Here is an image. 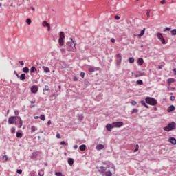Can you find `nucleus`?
<instances>
[{
	"instance_id": "nucleus-11",
	"label": "nucleus",
	"mask_w": 176,
	"mask_h": 176,
	"mask_svg": "<svg viewBox=\"0 0 176 176\" xmlns=\"http://www.w3.org/2000/svg\"><path fill=\"white\" fill-rule=\"evenodd\" d=\"M168 142H170L173 145H176V139L175 138H169Z\"/></svg>"
},
{
	"instance_id": "nucleus-22",
	"label": "nucleus",
	"mask_w": 176,
	"mask_h": 176,
	"mask_svg": "<svg viewBox=\"0 0 176 176\" xmlns=\"http://www.w3.org/2000/svg\"><path fill=\"white\" fill-rule=\"evenodd\" d=\"M38 175L39 176H44L45 175V170L43 169H41L38 171Z\"/></svg>"
},
{
	"instance_id": "nucleus-5",
	"label": "nucleus",
	"mask_w": 176,
	"mask_h": 176,
	"mask_svg": "<svg viewBox=\"0 0 176 176\" xmlns=\"http://www.w3.org/2000/svg\"><path fill=\"white\" fill-rule=\"evenodd\" d=\"M145 101L146 104H148V105H151L152 107H155V105H157V100L155 99V98L146 97L145 98Z\"/></svg>"
},
{
	"instance_id": "nucleus-6",
	"label": "nucleus",
	"mask_w": 176,
	"mask_h": 176,
	"mask_svg": "<svg viewBox=\"0 0 176 176\" xmlns=\"http://www.w3.org/2000/svg\"><path fill=\"white\" fill-rule=\"evenodd\" d=\"M64 39H65V34H64V32H60L59 33V39H58V43L60 46H64Z\"/></svg>"
},
{
	"instance_id": "nucleus-59",
	"label": "nucleus",
	"mask_w": 176,
	"mask_h": 176,
	"mask_svg": "<svg viewBox=\"0 0 176 176\" xmlns=\"http://www.w3.org/2000/svg\"><path fill=\"white\" fill-rule=\"evenodd\" d=\"M165 3H166V0H162L161 1L162 5H164Z\"/></svg>"
},
{
	"instance_id": "nucleus-43",
	"label": "nucleus",
	"mask_w": 176,
	"mask_h": 176,
	"mask_svg": "<svg viewBox=\"0 0 176 176\" xmlns=\"http://www.w3.org/2000/svg\"><path fill=\"white\" fill-rule=\"evenodd\" d=\"M131 105H137V102H135V100H133L131 102Z\"/></svg>"
},
{
	"instance_id": "nucleus-64",
	"label": "nucleus",
	"mask_w": 176,
	"mask_h": 176,
	"mask_svg": "<svg viewBox=\"0 0 176 176\" xmlns=\"http://www.w3.org/2000/svg\"><path fill=\"white\" fill-rule=\"evenodd\" d=\"M31 104H35V100L31 101Z\"/></svg>"
},
{
	"instance_id": "nucleus-8",
	"label": "nucleus",
	"mask_w": 176,
	"mask_h": 176,
	"mask_svg": "<svg viewBox=\"0 0 176 176\" xmlns=\"http://www.w3.org/2000/svg\"><path fill=\"white\" fill-rule=\"evenodd\" d=\"M157 37L158 38V39H160L163 45H166V40L164 39V38H163V34H162V33H158L157 34Z\"/></svg>"
},
{
	"instance_id": "nucleus-23",
	"label": "nucleus",
	"mask_w": 176,
	"mask_h": 176,
	"mask_svg": "<svg viewBox=\"0 0 176 176\" xmlns=\"http://www.w3.org/2000/svg\"><path fill=\"white\" fill-rule=\"evenodd\" d=\"M23 72L25 74H28L30 72V69L27 67L23 68Z\"/></svg>"
},
{
	"instance_id": "nucleus-44",
	"label": "nucleus",
	"mask_w": 176,
	"mask_h": 176,
	"mask_svg": "<svg viewBox=\"0 0 176 176\" xmlns=\"http://www.w3.org/2000/svg\"><path fill=\"white\" fill-rule=\"evenodd\" d=\"M138 74H139L140 76H144V73L142 72H138Z\"/></svg>"
},
{
	"instance_id": "nucleus-31",
	"label": "nucleus",
	"mask_w": 176,
	"mask_h": 176,
	"mask_svg": "<svg viewBox=\"0 0 176 176\" xmlns=\"http://www.w3.org/2000/svg\"><path fill=\"white\" fill-rule=\"evenodd\" d=\"M131 113H138V109H133L132 111H131Z\"/></svg>"
},
{
	"instance_id": "nucleus-53",
	"label": "nucleus",
	"mask_w": 176,
	"mask_h": 176,
	"mask_svg": "<svg viewBox=\"0 0 176 176\" xmlns=\"http://www.w3.org/2000/svg\"><path fill=\"white\" fill-rule=\"evenodd\" d=\"M14 115H15L16 116H19V111H14Z\"/></svg>"
},
{
	"instance_id": "nucleus-41",
	"label": "nucleus",
	"mask_w": 176,
	"mask_h": 176,
	"mask_svg": "<svg viewBox=\"0 0 176 176\" xmlns=\"http://www.w3.org/2000/svg\"><path fill=\"white\" fill-rule=\"evenodd\" d=\"M170 101H175V96H170Z\"/></svg>"
},
{
	"instance_id": "nucleus-60",
	"label": "nucleus",
	"mask_w": 176,
	"mask_h": 176,
	"mask_svg": "<svg viewBox=\"0 0 176 176\" xmlns=\"http://www.w3.org/2000/svg\"><path fill=\"white\" fill-rule=\"evenodd\" d=\"M60 52H61L62 53L64 52H65V49L61 48V49H60Z\"/></svg>"
},
{
	"instance_id": "nucleus-29",
	"label": "nucleus",
	"mask_w": 176,
	"mask_h": 176,
	"mask_svg": "<svg viewBox=\"0 0 176 176\" xmlns=\"http://www.w3.org/2000/svg\"><path fill=\"white\" fill-rule=\"evenodd\" d=\"M79 148H80V150L83 151H85L86 149V145L82 144V145L80 146Z\"/></svg>"
},
{
	"instance_id": "nucleus-46",
	"label": "nucleus",
	"mask_w": 176,
	"mask_h": 176,
	"mask_svg": "<svg viewBox=\"0 0 176 176\" xmlns=\"http://www.w3.org/2000/svg\"><path fill=\"white\" fill-rule=\"evenodd\" d=\"M140 146H138V144L136 145V148L133 151L134 152H137L139 149Z\"/></svg>"
},
{
	"instance_id": "nucleus-57",
	"label": "nucleus",
	"mask_w": 176,
	"mask_h": 176,
	"mask_svg": "<svg viewBox=\"0 0 176 176\" xmlns=\"http://www.w3.org/2000/svg\"><path fill=\"white\" fill-rule=\"evenodd\" d=\"M60 145H65V141L60 142Z\"/></svg>"
},
{
	"instance_id": "nucleus-39",
	"label": "nucleus",
	"mask_w": 176,
	"mask_h": 176,
	"mask_svg": "<svg viewBox=\"0 0 176 176\" xmlns=\"http://www.w3.org/2000/svg\"><path fill=\"white\" fill-rule=\"evenodd\" d=\"M26 23H27V24H28V25H30L31 24V23H32L31 19H28L26 20Z\"/></svg>"
},
{
	"instance_id": "nucleus-24",
	"label": "nucleus",
	"mask_w": 176,
	"mask_h": 176,
	"mask_svg": "<svg viewBox=\"0 0 176 176\" xmlns=\"http://www.w3.org/2000/svg\"><path fill=\"white\" fill-rule=\"evenodd\" d=\"M144 34H145V29L141 30L140 34H138V38H141V36H142Z\"/></svg>"
},
{
	"instance_id": "nucleus-36",
	"label": "nucleus",
	"mask_w": 176,
	"mask_h": 176,
	"mask_svg": "<svg viewBox=\"0 0 176 176\" xmlns=\"http://www.w3.org/2000/svg\"><path fill=\"white\" fill-rule=\"evenodd\" d=\"M117 57H118V58H119L120 63H122V54H118L117 55Z\"/></svg>"
},
{
	"instance_id": "nucleus-7",
	"label": "nucleus",
	"mask_w": 176,
	"mask_h": 176,
	"mask_svg": "<svg viewBox=\"0 0 176 176\" xmlns=\"http://www.w3.org/2000/svg\"><path fill=\"white\" fill-rule=\"evenodd\" d=\"M112 124H113V129H115V128H120V127H122L124 123H123V122L120 121V122H113Z\"/></svg>"
},
{
	"instance_id": "nucleus-18",
	"label": "nucleus",
	"mask_w": 176,
	"mask_h": 176,
	"mask_svg": "<svg viewBox=\"0 0 176 176\" xmlns=\"http://www.w3.org/2000/svg\"><path fill=\"white\" fill-rule=\"evenodd\" d=\"M36 130H38V128H36L35 126H32L31 127V133L32 134V133H35Z\"/></svg>"
},
{
	"instance_id": "nucleus-48",
	"label": "nucleus",
	"mask_w": 176,
	"mask_h": 176,
	"mask_svg": "<svg viewBox=\"0 0 176 176\" xmlns=\"http://www.w3.org/2000/svg\"><path fill=\"white\" fill-rule=\"evenodd\" d=\"M80 76H81V78H85V72H81Z\"/></svg>"
},
{
	"instance_id": "nucleus-34",
	"label": "nucleus",
	"mask_w": 176,
	"mask_h": 176,
	"mask_svg": "<svg viewBox=\"0 0 176 176\" xmlns=\"http://www.w3.org/2000/svg\"><path fill=\"white\" fill-rule=\"evenodd\" d=\"M137 85H143L144 82L142 80H138L136 81Z\"/></svg>"
},
{
	"instance_id": "nucleus-10",
	"label": "nucleus",
	"mask_w": 176,
	"mask_h": 176,
	"mask_svg": "<svg viewBox=\"0 0 176 176\" xmlns=\"http://www.w3.org/2000/svg\"><path fill=\"white\" fill-rule=\"evenodd\" d=\"M30 90H31L32 93H34V94L38 93V86L34 85V86L31 87Z\"/></svg>"
},
{
	"instance_id": "nucleus-12",
	"label": "nucleus",
	"mask_w": 176,
	"mask_h": 176,
	"mask_svg": "<svg viewBox=\"0 0 176 176\" xmlns=\"http://www.w3.org/2000/svg\"><path fill=\"white\" fill-rule=\"evenodd\" d=\"M106 129L107 131H112V129H113V125L112 124H107L106 125Z\"/></svg>"
},
{
	"instance_id": "nucleus-61",
	"label": "nucleus",
	"mask_w": 176,
	"mask_h": 176,
	"mask_svg": "<svg viewBox=\"0 0 176 176\" xmlns=\"http://www.w3.org/2000/svg\"><path fill=\"white\" fill-rule=\"evenodd\" d=\"M31 158H32V159H35V158H36V155H32V156H31Z\"/></svg>"
},
{
	"instance_id": "nucleus-19",
	"label": "nucleus",
	"mask_w": 176,
	"mask_h": 176,
	"mask_svg": "<svg viewBox=\"0 0 176 176\" xmlns=\"http://www.w3.org/2000/svg\"><path fill=\"white\" fill-rule=\"evenodd\" d=\"M141 104H142V105H143V107H145V108H149L148 104H146V100H142Z\"/></svg>"
},
{
	"instance_id": "nucleus-16",
	"label": "nucleus",
	"mask_w": 176,
	"mask_h": 176,
	"mask_svg": "<svg viewBox=\"0 0 176 176\" xmlns=\"http://www.w3.org/2000/svg\"><path fill=\"white\" fill-rule=\"evenodd\" d=\"M104 147L105 146L103 144H98L96 146V149H97V151H101V150L104 149Z\"/></svg>"
},
{
	"instance_id": "nucleus-52",
	"label": "nucleus",
	"mask_w": 176,
	"mask_h": 176,
	"mask_svg": "<svg viewBox=\"0 0 176 176\" xmlns=\"http://www.w3.org/2000/svg\"><path fill=\"white\" fill-rule=\"evenodd\" d=\"M19 64L22 65V67L24 66V62L23 60H20Z\"/></svg>"
},
{
	"instance_id": "nucleus-38",
	"label": "nucleus",
	"mask_w": 176,
	"mask_h": 176,
	"mask_svg": "<svg viewBox=\"0 0 176 176\" xmlns=\"http://www.w3.org/2000/svg\"><path fill=\"white\" fill-rule=\"evenodd\" d=\"M55 175H56V176H63V173L61 172H56Z\"/></svg>"
},
{
	"instance_id": "nucleus-58",
	"label": "nucleus",
	"mask_w": 176,
	"mask_h": 176,
	"mask_svg": "<svg viewBox=\"0 0 176 176\" xmlns=\"http://www.w3.org/2000/svg\"><path fill=\"white\" fill-rule=\"evenodd\" d=\"M47 124H48V126H50V124H52V121L51 120H48Z\"/></svg>"
},
{
	"instance_id": "nucleus-2",
	"label": "nucleus",
	"mask_w": 176,
	"mask_h": 176,
	"mask_svg": "<svg viewBox=\"0 0 176 176\" xmlns=\"http://www.w3.org/2000/svg\"><path fill=\"white\" fill-rule=\"evenodd\" d=\"M17 119L19 120V125L18 126L19 129H21L23 127V120H21V117L20 116H11L8 118V123L9 124H17V122H16V120Z\"/></svg>"
},
{
	"instance_id": "nucleus-51",
	"label": "nucleus",
	"mask_w": 176,
	"mask_h": 176,
	"mask_svg": "<svg viewBox=\"0 0 176 176\" xmlns=\"http://www.w3.org/2000/svg\"><path fill=\"white\" fill-rule=\"evenodd\" d=\"M56 138H58V139L61 138V135H60V133H57Z\"/></svg>"
},
{
	"instance_id": "nucleus-40",
	"label": "nucleus",
	"mask_w": 176,
	"mask_h": 176,
	"mask_svg": "<svg viewBox=\"0 0 176 176\" xmlns=\"http://www.w3.org/2000/svg\"><path fill=\"white\" fill-rule=\"evenodd\" d=\"M11 133L12 134H14V133H16V129H14V127L11 128Z\"/></svg>"
},
{
	"instance_id": "nucleus-37",
	"label": "nucleus",
	"mask_w": 176,
	"mask_h": 176,
	"mask_svg": "<svg viewBox=\"0 0 176 176\" xmlns=\"http://www.w3.org/2000/svg\"><path fill=\"white\" fill-rule=\"evenodd\" d=\"M8 155H3V162H7Z\"/></svg>"
},
{
	"instance_id": "nucleus-42",
	"label": "nucleus",
	"mask_w": 176,
	"mask_h": 176,
	"mask_svg": "<svg viewBox=\"0 0 176 176\" xmlns=\"http://www.w3.org/2000/svg\"><path fill=\"white\" fill-rule=\"evenodd\" d=\"M150 13H151V10H147V12H146L147 17H151Z\"/></svg>"
},
{
	"instance_id": "nucleus-25",
	"label": "nucleus",
	"mask_w": 176,
	"mask_h": 176,
	"mask_svg": "<svg viewBox=\"0 0 176 176\" xmlns=\"http://www.w3.org/2000/svg\"><path fill=\"white\" fill-rule=\"evenodd\" d=\"M16 138H23V133H21V132H17V133H16Z\"/></svg>"
},
{
	"instance_id": "nucleus-33",
	"label": "nucleus",
	"mask_w": 176,
	"mask_h": 176,
	"mask_svg": "<svg viewBox=\"0 0 176 176\" xmlns=\"http://www.w3.org/2000/svg\"><path fill=\"white\" fill-rule=\"evenodd\" d=\"M40 119H41V120L45 121V115L41 114V115L40 116Z\"/></svg>"
},
{
	"instance_id": "nucleus-20",
	"label": "nucleus",
	"mask_w": 176,
	"mask_h": 176,
	"mask_svg": "<svg viewBox=\"0 0 176 176\" xmlns=\"http://www.w3.org/2000/svg\"><path fill=\"white\" fill-rule=\"evenodd\" d=\"M83 114H78V120L80 121V122H82L83 120Z\"/></svg>"
},
{
	"instance_id": "nucleus-4",
	"label": "nucleus",
	"mask_w": 176,
	"mask_h": 176,
	"mask_svg": "<svg viewBox=\"0 0 176 176\" xmlns=\"http://www.w3.org/2000/svg\"><path fill=\"white\" fill-rule=\"evenodd\" d=\"M176 128V123L174 122H170L166 126L163 128L164 131H173V130H175Z\"/></svg>"
},
{
	"instance_id": "nucleus-35",
	"label": "nucleus",
	"mask_w": 176,
	"mask_h": 176,
	"mask_svg": "<svg viewBox=\"0 0 176 176\" xmlns=\"http://www.w3.org/2000/svg\"><path fill=\"white\" fill-rule=\"evenodd\" d=\"M49 90H50V89L49 88V86L45 85V89H43V91H49Z\"/></svg>"
},
{
	"instance_id": "nucleus-9",
	"label": "nucleus",
	"mask_w": 176,
	"mask_h": 176,
	"mask_svg": "<svg viewBox=\"0 0 176 176\" xmlns=\"http://www.w3.org/2000/svg\"><path fill=\"white\" fill-rule=\"evenodd\" d=\"M42 25L43 27H47V31H50V25L49 24V23H47V21H43Z\"/></svg>"
},
{
	"instance_id": "nucleus-1",
	"label": "nucleus",
	"mask_w": 176,
	"mask_h": 176,
	"mask_svg": "<svg viewBox=\"0 0 176 176\" xmlns=\"http://www.w3.org/2000/svg\"><path fill=\"white\" fill-rule=\"evenodd\" d=\"M96 168L100 174H104L105 176H112L116 171L115 165L111 162L103 163L101 166H96Z\"/></svg>"
},
{
	"instance_id": "nucleus-3",
	"label": "nucleus",
	"mask_w": 176,
	"mask_h": 176,
	"mask_svg": "<svg viewBox=\"0 0 176 176\" xmlns=\"http://www.w3.org/2000/svg\"><path fill=\"white\" fill-rule=\"evenodd\" d=\"M66 46L68 52H76V44L72 38H70V41L67 43Z\"/></svg>"
},
{
	"instance_id": "nucleus-17",
	"label": "nucleus",
	"mask_w": 176,
	"mask_h": 176,
	"mask_svg": "<svg viewBox=\"0 0 176 176\" xmlns=\"http://www.w3.org/2000/svg\"><path fill=\"white\" fill-rule=\"evenodd\" d=\"M89 72H90L91 74H93V72H94L96 71V67H90L89 69Z\"/></svg>"
},
{
	"instance_id": "nucleus-14",
	"label": "nucleus",
	"mask_w": 176,
	"mask_h": 176,
	"mask_svg": "<svg viewBox=\"0 0 176 176\" xmlns=\"http://www.w3.org/2000/svg\"><path fill=\"white\" fill-rule=\"evenodd\" d=\"M44 74H49L50 72V69L48 67L43 66V67Z\"/></svg>"
},
{
	"instance_id": "nucleus-54",
	"label": "nucleus",
	"mask_w": 176,
	"mask_h": 176,
	"mask_svg": "<svg viewBox=\"0 0 176 176\" xmlns=\"http://www.w3.org/2000/svg\"><path fill=\"white\" fill-rule=\"evenodd\" d=\"M14 72L15 75L17 76V78H20V76L19 75V74H17L16 71H14Z\"/></svg>"
},
{
	"instance_id": "nucleus-30",
	"label": "nucleus",
	"mask_w": 176,
	"mask_h": 176,
	"mask_svg": "<svg viewBox=\"0 0 176 176\" xmlns=\"http://www.w3.org/2000/svg\"><path fill=\"white\" fill-rule=\"evenodd\" d=\"M171 35L175 36L176 35V29H173L170 31Z\"/></svg>"
},
{
	"instance_id": "nucleus-27",
	"label": "nucleus",
	"mask_w": 176,
	"mask_h": 176,
	"mask_svg": "<svg viewBox=\"0 0 176 176\" xmlns=\"http://www.w3.org/2000/svg\"><path fill=\"white\" fill-rule=\"evenodd\" d=\"M19 78L21 80H25V74H22L21 76H19Z\"/></svg>"
},
{
	"instance_id": "nucleus-47",
	"label": "nucleus",
	"mask_w": 176,
	"mask_h": 176,
	"mask_svg": "<svg viewBox=\"0 0 176 176\" xmlns=\"http://www.w3.org/2000/svg\"><path fill=\"white\" fill-rule=\"evenodd\" d=\"M163 67H164V65H159L158 68H159V69H162Z\"/></svg>"
},
{
	"instance_id": "nucleus-49",
	"label": "nucleus",
	"mask_w": 176,
	"mask_h": 176,
	"mask_svg": "<svg viewBox=\"0 0 176 176\" xmlns=\"http://www.w3.org/2000/svg\"><path fill=\"white\" fill-rule=\"evenodd\" d=\"M171 30V28H166L164 31H170Z\"/></svg>"
},
{
	"instance_id": "nucleus-63",
	"label": "nucleus",
	"mask_w": 176,
	"mask_h": 176,
	"mask_svg": "<svg viewBox=\"0 0 176 176\" xmlns=\"http://www.w3.org/2000/svg\"><path fill=\"white\" fill-rule=\"evenodd\" d=\"M173 72H175V75H176V68L173 69Z\"/></svg>"
},
{
	"instance_id": "nucleus-56",
	"label": "nucleus",
	"mask_w": 176,
	"mask_h": 176,
	"mask_svg": "<svg viewBox=\"0 0 176 176\" xmlns=\"http://www.w3.org/2000/svg\"><path fill=\"white\" fill-rule=\"evenodd\" d=\"M135 78H138V77H140V74H138V72H137V74H135Z\"/></svg>"
},
{
	"instance_id": "nucleus-15",
	"label": "nucleus",
	"mask_w": 176,
	"mask_h": 176,
	"mask_svg": "<svg viewBox=\"0 0 176 176\" xmlns=\"http://www.w3.org/2000/svg\"><path fill=\"white\" fill-rule=\"evenodd\" d=\"M167 82H168V85L169 86H170L171 83H174V82H175V79H174L173 78H170L167 80Z\"/></svg>"
},
{
	"instance_id": "nucleus-32",
	"label": "nucleus",
	"mask_w": 176,
	"mask_h": 176,
	"mask_svg": "<svg viewBox=\"0 0 176 176\" xmlns=\"http://www.w3.org/2000/svg\"><path fill=\"white\" fill-rule=\"evenodd\" d=\"M129 61L130 64H133V63H134V61H135L134 58H133V57L129 58Z\"/></svg>"
},
{
	"instance_id": "nucleus-26",
	"label": "nucleus",
	"mask_w": 176,
	"mask_h": 176,
	"mask_svg": "<svg viewBox=\"0 0 176 176\" xmlns=\"http://www.w3.org/2000/svg\"><path fill=\"white\" fill-rule=\"evenodd\" d=\"M68 164H69V166H72V164H74V159L69 158V159L68 160Z\"/></svg>"
},
{
	"instance_id": "nucleus-50",
	"label": "nucleus",
	"mask_w": 176,
	"mask_h": 176,
	"mask_svg": "<svg viewBox=\"0 0 176 176\" xmlns=\"http://www.w3.org/2000/svg\"><path fill=\"white\" fill-rule=\"evenodd\" d=\"M115 19H116V20H120V16L116 15V16H115Z\"/></svg>"
},
{
	"instance_id": "nucleus-62",
	"label": "nucleus",
	"mask_w": 176,
	"mask_h": 176,
	"mask_svg": "<svg viewBox=\"0 0 176 176\" xmlns=\"http://www.w3.org/2000/svg\"><path fill=\"white\" fill-rule=\"evenodd\" d=\"M78 148V145H74V149H76Z\"/></svg>"
},
{
	"instance_id": "nucleus-45",
	"label": "nucleus",
	"mask_w": 176,
	"mask_h": 176,
	"mask_svg": "<svg viewBox=\"0 0 176 176\" xmlns=\"http://www.w3.org/2000/svg\"><path fill=\"white\" fill-rule=\"evenodd\" d=\"M16 173H17L18 174H22L23 170H22L21 169H18L17 171H16Z\"/></svg>"
},
{
	"instance_id": "nucleus-28",
	"label": "nucleus",
	"mask_w": 176,
	"mask_h": 176,
	"mask_svg": "<svg viewBox=\"0 0 176 176\" xmlns=\"http://www.w3.org/2000/svg\"><path fill=\"white\" fill-rule=\"evenodd\" d=\"M36 67H35L34 66L31 67V69H30L31 74H34V72H36Z\"/></svg>"
},
{
	"instance_id": "nucleus-13",
	"label": "nucleus",
	"mask_w": 176,
	"mask_h": 176,
	"mask_svg": "<svg viewBox=\"0 0 176 176\" xmlns=\"http://www.w3.org/2000/svg\"><path fill=\"white\" fill-rule=\"evenodd\" d=\"M173 111H175V107H174V105L169 106L167 109V111L170 113V112H173Z\"/></svg>"
},
{
	"instance_id": "nucleus-21",
	"label": "nucleus",
	"mask_w": 176,
	"mask_h": 176,
	"mask_svg": "<svg viewBox=\"0 0 176 176\" xmlns=\"http://www.w3.org/2000/svg\"><path fill=\"white\" fill-rule=\"evenodd\" d=\"M138 63L139 65H142V64H144V59L142 58H139L138 60Z\"/></svg>"
},
{
	"instance_id": "nucleus-55",
	"label": "nucleus",
	"mask_w": 176,
	"mask_h": 176,
	"mask_svg": "<svg viewBox=\"0 0 176 176\" xmlns=\"http://www.w3.org/2000/svg\"><path fill=\"white\" fill-rule=\"evenodd\" d=\"M111 42H112V43H115L116 40L113 38H111Z\"/></svg>"
}]
</instances>
